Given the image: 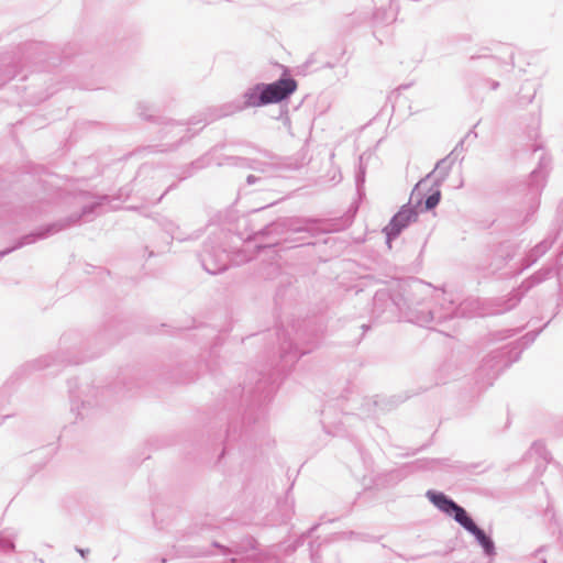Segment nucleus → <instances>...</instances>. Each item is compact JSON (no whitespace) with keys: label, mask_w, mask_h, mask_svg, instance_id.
I'll return each instance as SVG.
<instances>
[{"label":"nucleus","mask_w":563,"mask_h":563,"mask_svg":"<svg viewBox=\"0 0 563 563\" xmlns=\"http://www.w3.org/2000/svg\"><path fill=\"white\" fill-rule=\"evenodd\" d=\"M471 533H473L476 537V539L478 540V542L481 543V545L485 549V551L487 553H490L493 551L494 544H493L492 540L484 533L483 530H481L476 526L475 529H473L471 531Z\"/></svg>","instance_id":"6"},{"label":"nucleus","mask_w":563,"mask_h":563,"mask_svg":"<svg viewBox=\"0 0 563 563\" xmlns=\"http://www.w3.org/2000/svg\"><path fill=\"white\" fill-rule=\"evenodd\" d=\"M429 499L443 512L453 515L454 519L467 531L475 529L476 525L466 515V511L456 505L453 500L448 499L443 494L428 493Z\"/></svg>","instance_id":"2"},{"label":"nucleus","mask_w":563,"mask_h":563,"mask_svg":"<svg viewBox=\"0 0 563 563\" xmlns=\"http://www.w3.org/2000/svg\"><path fill=\"white\" fill-rule=\"evenodd\" d=\"M429 499L443 512L453 515L454 519L467 531L475 529L476 525L466 515V511L456 505L453 500L448 499L443 494L428 493Z\"/></svg>","instance_id":"1"},{"label":"nucleus","mask_w":563,"mask_h":563,"mask_svg":"<svg viewBox=\"0 0 563 563\" xmlns=\"http://www.w3.org/2000/svg\"><path fill=\"white\" fill-rule=\"evenodd\" d=\"M298 88V84L292 78H280L279 80L262 85L263 98L268 103H277L292 95Z\"/></svg>","instance_id":"3"},{"label":"nucleus","mask_w":563,"mask_h":563,"mask_svg":"<svg viewBox=\"0 0 563 563\" xmlns=\"http://www.w3.org/2000/svg\"><path fill=\"white\" fill-rule=\"evenodd\" d=\"M417 212L412 207L404 206L393 217L388 225L385 228V233L387 235V242L390 246L391 239L397 236L400 231L406 228L409 223L416 221Z\"/></svg>","instance_id":"4"},{"label":"nucleus","mask_w":563,"mask_h":563,"mask_svg":"<svg viewBox=\"0 0 563 563\" xmlns=\"http://www.w3.org/2000/svg\"><path fill=\"white\" fill-rule=\"evenodd\" d=\"M440 199H441V192H440V190H435L432 195H430L426 199V209L427 210L433 209L435 206H438V203L440 202Z\"/></svg>","instance_id":"7"},{"label":"nucleus","mask_w":563,"mask_h":563,"mask_svg":"<svg viewBox=\"0 0 563 563\" xmlns=\"http://www.w3.org/2000/svg\"><path fill=\"white\" fill-rule=\"evenodd\" d=\"M265 104L266 101L263 98L262 85L255 86L244 95V106L246 108H255Z\"/></svg>","instance_id":"5"}]
</instances>
